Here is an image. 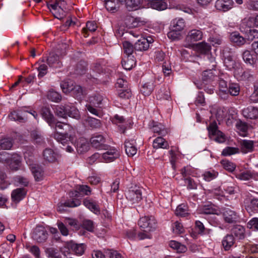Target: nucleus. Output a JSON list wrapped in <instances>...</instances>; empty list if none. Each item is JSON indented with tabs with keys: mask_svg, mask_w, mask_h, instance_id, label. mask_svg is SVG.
I'll return each instance as SVG.
<instances>
[{
	"mask_svg": "<svg viewBox=\"0 0 258 258\" xmlns=\"http://www.w3.org/2000/svg\"><path fill=\"white\" fill-rule=\"evenodd\" d=\"M124 118L122 116L116 114L112 119V122L117 124L120 128V131L124 133L126 126L124 124Z\"/></svg>",
	"mask_w": 258,
	"mask_h": 258,
	"instance_id": "72a5a7b5",
	"label": "nucleus"
},
{
	"mask_svg": "<svg viewBox=\"0 0 258 258\" xmlns=\"http://www.w3.org/2000/svg\"><path fill=\"white\" fill-rule=\"evenodd\" d=\"M43 156L44 159L48 162H54L59 157L58 155L50 148L44 150Z\"/></svg>",
	"mask_w": 258,
	"mask_h": 258,
	"instance_id": "dca6fc26",
	"label": "nucleus"
},
{
	"mask_svg": "<svg viewBox=\"0 0 258 258\" xmlns=\"http://www.w3.org/2000/svg\"><path fill=\"white\" fill-rule=\"evenodd\" d=\"M47 7L50 10L54 17L58 19H61L65 16V11L58 7L55 3L47 4Z\"/></svg>",
	"mask_w": 258,
	"mask_h": 258,
	"instance_id": "f8f14e48",
	"label": "nucleus"
},
{
	"mask_svg": "<svg viewBox=\"0 0 258 258\" xmlns=\"http://www.w3.org/2000/svg\"><path fill=\"white\" fill-rule=\"evenodd\" d=\"M247 227L249 229L258 230V218H252L247 223Z\"/></svg>",
	"mask_w": 258,
	"mask_h": 258,
	"instance_id": "774afa93",
	"label": "nucleus"
},
{
	"mask_svg": "<svg viewBox=\"0 0 258 258\" xmlns=\"http://www.w3.org/2000/svg\"><path fill=\"white\" fill-rule=\"evenodd\" d=\"M209 42L214 46L217 47L222 43V38L219 36H212L209 38Z\"/></svg>",
	"mask_w": 258,
	"mask_h": 258,
	"instance_id": "69168bd1",
	"label": "nucleus"
},
{
	"mask_svg": "<svg viewBox=\"0 0 258 258\" xmlns=\"http://www.w3.org/2000/svg\"><path fill=\"white\" fill-rule=\"evenodd\" d=\"M224 64L228 69L230 70L234 69L236 67V63L231 55H229L225 58Z\"/></svg>",
	"mask_w": 258,
	"mask_h": 258,
	"instance_id": "680f3d73",
	"label": "nucleus"
},
{
	"mask_svg": "<svg viewBox=\"0 0 258 258\" xmlns=\"http://www.w3.org/2000/svg\"><path fill=\"white\" fill-rule=\"evenodd\" d=\"M41 113L43 118L50 125L53 121L54 117L50 109L47 107H43L42 108Z\"/></svg>",
	"mask_w": 258,
	"mask_h": 258,
	"instance_id": "a19ab883",
	"label": "nucleus"
},
{
	"mask_svg": "<svg viewBox=\"0 0 258 258\" xmlns=\"http://www.w3.org/2000/svg\"><path fill=\"white\" fill-rule=\"evenodd\" d=\"M14 141L11 137H5L0 139V150H10L13 146Z\"/></svg>",
	"mask_w": 258,
	"mask_h": 258,
	"instance_id": "a878e982",
	"label": "nucleus"
},
{
	"mask_svg": "<svg viewBox=\"0 0 258 258\" xmlns=\"http://www.w3.org/2000/svg\"><path fill=\"white\" fill-rule=\"evenodd\" d=\"M80 204V201L78 200L73 199L72 200H68L64 203H59L57 210L60 212H63L65 211L64 207H75L79 206Z\"/></svg>",
	"mask_w": 258,
	"mask_h": 258,
	"instance_id": "6ab92c4d",
	"label": "nucleus"
},
{
	"mask_svg": "<svg viewBox=\"0 0 258 258\" xmlns=\"http://www.w3.org/2000/svg\"><path fill=\"white\" fill-rule=\"evenodd\" d=\"M105 139L101 135H96L90 139V143L92 146L98 149H106L107 146L105 144Z\"/></svg>",
	"mask_w": 258,
	"mask_h": 258,
	"instance_id": "1a4fd4ad",
	"label": "nucleus"
},
{
	"mask_svg": "<svg viewBox=\"0 0 258 258\" xmlns=\"http://www.w3.org/2000/svg\"><path fill=\"white\" fill-rule=\"evenodd\" d=\"M105 150L107 151L102 154V159L105 162H112L120 156L119 152L114 148L108 149L107 146Z\"/></svg>",
	"mask_w": 258,
	"mask_h": 258,
	"instance_id": "423d86ee",
	"label": "nucleus"
},
{
	"mask_svg": "<svg viewBox=\"0 0 258 258\" xmlns=\"http://www.w3.org/2000/svg\"><path fill=\"white\" fill-rule=\"evenodd\" d=\"M47 98L53 102H59L61 100V96L58 92L50 90L47 93Z\"/></svg>",
	"mask_w": 258,
	"mask_h": 258,
	"instance_id": "49530a36",
	"label": "nucleus"
},
{
	"mask_svg": "<svg viewBox=\"0 0 258 258\" xmlns=\"http://www.w3.org/2000/svg\"><path fill=\"white\" fill-rule=\"evenodd\" d=\"M138 225L141 228L150 231L155 229L156 221L153 216H144L140 219Z\"/></svg>",
	"mask_w": 258,
	"mask_h": 258,
	"instance_id": "39448f33",
	"label": "nucleus"
},
{
	"mask_svg": "<svg viewBox=\"0 0 258 258\" xmlns=\"http://www.w3.org/2000/svg\"><path fill=\"white\" fill-rule=\"evenodd\" d=\"M209 135L211 139L215 136L214 140L218 143L224 142L225 139L222 132L218 130V126L215 121L211 122L208 127Z\"/></svg>",
	"mask_w": 258,
	"mask_h": 258,
	"instance_id": "7ed1b4c3",
	"label": "nucleus"
},
{
	"mask_svg": "<svg viewBox=\"0 0 258 258\" xmlns=\"http://www.w3.org/2000/svg\"><path fill=\"white\" fill-rule=\"evenodd\" d=\"M105 6L107 11L112 12L116 11L119 8L118 3L116 0H106Z\"/></svg>",
	"mask_w": 258,
	"mask_h": 258,
	"instance_id": "79ce46f5",
	"label": "nucleus"
},
{
	"mask_svg": "<svg viewBox=\"0 0 258 258\" xmlns=\"http://www.w3.org/2000/svg\"><path fill=\"white\" fill-rule=\"evenodd\" d=\"M169 245L171 248L175 249L178 253L185 252L187 250V248L184 245L176 241H170Z\"/></svg>",
	"mask_w": 258,
	"mask_h": 258,
	"instance_id": "ea45409f",
	"label": "nucleus"
},
{
	"mask_svg": "<svg viewBox=\"0 0 258 258\" xmlns=\"http://www.w3.org/2000/svg\"><path fill=\"white\" fill-rule=\"evenodd\" d=\"M83 203L86 207L88 208L95 214H99L100 209L99 206L95 202L90 200L85 199L83 201Z\"/></svg>",
	"mask_w": 258,
	"mask_h": 258,
	"instance_id": "7c9ffc66",
	"label": "nucleus"
},
{
	"mask_svg": "<svg viewBox=\"0 0 258 258\" xmlns=\"http://www.w3.org/2000/svg\"><path fill=\"white\" fill-rule=\"evenodd\" d=\"M9 118L12 120L23 122L24 118L22 116V112L14 111L9 115Z\"/></svg>",
	"mask_w": 258,
	"mask_h": 258,
	"instance_id": "bf43d9fd",
	"label": "nucleus"
},
{
	"mask_svg": "<svg viewBox=\"0 0 258 258\" xmlns=\"http://www.w3.org/2000/svg\"><path fill=\"white\" fill-rule=\"evenodd\" d=\"M175 214L181 217H185L188 215L187 207L184 204L179 205L175 210Z\"/></svg>",
	"mask_w": 258,
	"mask_h": 258,
	"instance_id": "6e6d98bb",
	"label": "nucleus"
},
{
	"mask_svg": "<svg viewBox=\"0 0 258 258\" xmlns=\"http://www.w3.org/2000/svg\"><path fill=\"white\" fill-rule=\"evenodd\" d=\"M66 110H67V116H69L76 119L80 118V113L78 109L72 104H66Z\"/></svg>",
	"mask_w": 258,
	"mask_h": 258,
	"instance_id": "4be33fe9",
	"label": "nucleus"
},
{
	"mask_svg": "<svg viewBox=\"0 0 258 258\" xmlns=\"http://www.w3.org/2000/svg\"><path fill=\"white\" fill-rule=\"evenodd\" d=\"M154 85L152 82L145 83L141 88V91L145 96L149 95L153 91Z\"/></svg>",
	"mask_w": 258,
	"mask_h": 258,
	"instance_id": "a18cd8bd",
	"label": "nucleus"
},
{
	"mask_svg": "<svg viewBox=\"0 0 258 258\" xmlns=\"http://www.w3.org/2000/svg\"><path fill=\"white\" fill-rule=\"evenodd\" d=\"M239 152V149L237 148L227 147L224 149L222 152V155L223 156H230Z\"/></svg>",
	"mask_w": 258,
	"mask_h": 258,
	"instance_id": "e2e57ef3",
	"label": "nucleus"
},
{
	"mask_svg": "<svg viewBox=\"0 0 258 258\" xmlns=\"http://www.w3.org/2000/svg\"><path fill=\"white\" fill-rule=\"evenodd\" d=\"M53 138L62 146H66V150L69 153L74 151V147L80 153L87 152L89 149V143L84 138L79 139L76 144V137L71 133L57 132L54 133Z\"/></svg>",
	"mask_w": 258,
	"mask_h": 258,
	"instance_id": "f257e3e1",
	"label": "nucleus"
},
{
	"mask_svg": "<svg viewBox=\"0 0 258 258\" xmlns=\"http://www.w3.org/2000/svg\"><path fill=\"white\" fill-rule=\"evenodd\" d=\"M213 69H210L205 71L202 74V79L204 81H209L213 80L215 76L213 71Z\"/></svg>",
	"mask_w": 258,
	"mask_h": 258,
	"instance_id": "13d9d810",
	"label": "nucleus"
},
{
	"mask_svg": "<svg viewBox=\"0 0 258 258\" xmlns=\"http://www.w3.org/2000/svg\"><path fill=\"white\" fill-rule=\"evenodd\" d=\"M141 4V0H126L125 6L129 11L137 10Z\"/></svg>",
	"mask_w": 258,
	"mask_h": 258,
	"instance_id": "c03bdc74",
	"label": "nucleus"
},
{
	"mask_svg": "<svg viewBox=\"0 0 258 258\" xmlns=\"http://www.w3.org/2000/svg\"><path fill=\"white\" fill-rule=\"evenodd\" d=\"M185 27L184 20L182 18L175 19L172 21L171 29L173 31L181 32Z\"/></svg>",
	"mask_w": 258,
	"mask_h": 258,
	"instance_id": "2f4dec72",
	"label": "nucleus"
},
{
	"mask_svg": "<svg viewBox=\"0 0 258 258\" xmlns=\"http://www.w3.org/2000/svg\"><path fill=\"white\" fill-rule=\"evenodd\" d=\"M45 252L49 258H61V256L56 251L54 248H47Z\"/></svg>",
	"mask_w": 258,
	"mask_h": 258,
	"instance_id": "338daca9",
	"label": "nucleus"
},
{
	"mask_svg": "<svg viewBox=\"0 0 258 258\" xmlns=\"http://www.w3.org/2000/svg\"><path fill=\"white\" fill-rule=\"evenodd\" d=\"M153 147L154 149H167L169 147L168 142L162 137L156 138L153 143Z\"/></svg>",
	"mask_w": 258,
	"mask_h": 258,
	"instance_id": "473e14b6",
	"label": "nucleus"
},
{
	"mask_svg": "<svg viewBox=\"0 0 258 258\" xmlns=\"http://www.w3.org/2000/svg\"><path fill=\"white\" fill-rule=\"evenodd\" d=\"M47 232L42 226H37L32 234V237L34 240L38 242H43L47 238Z\"/></svg>",
	"mask_w": 258,
	"mask_h": 258,
	"instance_id": "0eeeda50",
	"label": "nucleus"
},
{
	"mask_svg": "<svg viewBox=\"0 0 258 258\" xmlns=\"http://www.w3.org/2000/svg\"><path fill=\"white\" fill-rule=\"evenodd\" d=\"M124 148L126 154L128 156H133L137 151V149L135 146V141H125L124 143Z\"/></svg>",
	"mask_w": 258,
	"mask_h": 258,
	"instance_id": "393cba45",
	"label": "nucleus"
},
{
	"mask_svg": "<svg viewBox=\"0 0 258 258\" xmlns=\"http://www.w3.org/2000/svg\"><path fill=\"white\" fill-rule=\"evenodd\" d=\"M233 233L239 239H242L245 237V228L240 225L236 226L233 229Z\"/></svg>",
	"mask_w": 258,
	"mask_h": 258,
	"instance_id": "8fccbe9b",
	"label": "nucleus"
},
{
	"mask_svg": "<svg viewBox=\"0 0 258 258\" xmlns=\"http://www.w3.org/2000/svg\"><path fill=\"white\" fill-rule=\"evenodd\" d=\"M147 1L148 5L154 9L162 11L167 7V5L164 0H147Z\"/></svg>",
	"mask_w": 258,
	"mask_h": 258,
	"instance_id": "f3484780",
	"label": "nucleus"
},
{
	"mask_svg": "<svg viewBox=\"0 0 258 258\" xmlns=\"http://www.w3.org/2000/svg\"><path fill=\"white\" fill-rule=\"evenodd\" d=\"M243 60L247 63L253 64L256 61V57L251 53L249 50H245L242 54Z\"/></svg>",
	"mask_w": 258,
	"mask_h": 258,
	"instance_id": "4c0bfd02",
	"label": "nucleus"
},
{
	"mask_svg": "<svg viewBox=\"0 0 258 258\" xmlns=\"http://www.w3.org/2000/svg\"><path fill=\"white\" fill-rule=\"evenodd\" d=\"M253 141L251 140H243L240 142L242 152L246 153L252 152L253 150Z\"/></svg>",
	"mask_w": 258,
	"mask_h": 258,
	"instance_id": "5701e85b",
	"label": "nucleus"
},
{
	"mask_svg": "<svg viewBox=\"0 0 258 258\" xmlns=\"http://www.w3.org/2000/svg\"><path fill=\"white\" fill-rule=\"evenodd\" d=\"M74 84L71 81H63L60 84V87L63 92L65 94L72 92Z\"/></svg>",
	"mask_w": 258,
	"mask_h": 258,
	"instance_id": "09e8293b",
	"label": "nucleus"
},
{
	"mask_svg": "<svg viewBox=\"0 0 258 258\" xmlns=\"http://www.w3.org/2000/svg\"><path fill=\"white\" fill-rule=\"evenodd\" d=\"M97 28L96 23L94 21H88L86 23V27L84 28L82 30L84 33V36L87 37L89 34L88 32H95Z\"/></svg>",
	"mask_w": 258,
	"mask_h": 258,
	"instance_id": "58836bf2",
	"label": "nucleus"
},
{
	"mask_svg": "<svg viewBox=\"0 0 258 258\" xmlns=\"http://www.w3.org/2000/svg\"><path fill=\"white\" fill-rule=\"evenodd\" d=\"M122 67L126 70H131L136 66V61L135 56L131 57L127 56L126 58L123 59L121 62Z\"/></svg>",
	"mask_w": 258,
	"mask_h": 258,
	"instance_id": "c85d7f7f",
	"label": "nucleus"
},
{
	"mask_svg": "<svg viewBox=\"0 0 258 258\" xmlns=\"http://www.w3.org/2000/svg\"><path fill=\"white\" fill-rule=\"evenodd\" d=\"M77 190L75 191V196H78V193L81 192L85 195L88 196L91 194V190L89 186L87 185H79L77 188Z\"/></svg>",
	"mask_w": 258,
	"mask_h": 258,
	"instance_id": "5fc2aeb1",
	"label": "nucleus"
},
{
	"mask_svg": "<svg viewBox=\"0 0 258 258\" xmlns=\"http://www.w3.org/2000/svg\"><path fill=\"white\" fill-rule=\"evenodd\" d=\"M72 90V93L74 97L80 99L84 94V91L82 87L80 85H74Z\"/></svg>",
	"mask_w": 258,
	"mask_h": 258,
	"instance_id": "864d4df0",
	"label": "nucleus"
},
{
	"mask_svg": "<svg viewBox=\"0 0 258 258\" xmlns=\"http://www.w3.org/2000/svg\"><path fill=\"white\" fill-rule=\"evenodd\" d=\"M102 100V96L99 94L92 96L89 99V103L88 104L93 105L95 107H98L101 104Z\"/></svg>",
	"mask_w": 258,
	"mask_h": 258,
	"instance_id": "3c124183",
	"label": "nucleus"
},
{
	"mask_svg": "<svg viewBox=\"0 0 258 258\" xmlns=\"http://www.w3.org/2000/svg\"><path fill=\"white\" fill-rule=\"evenodd\" d=\"M69 247L77 254H82L85 250V245L83 243L77 244L75 243H70L69 244Z\"/></svg>",
	"mask_w": 258,
	"mask_h": 258,
	"instance_id": "37998d69",
	"label": "nucleus"
},
{
	"mask_svg": "<svg viewBox=\"0 0 258 258\" xmlns=\"http://www.w3.org/2000/svg\"><path fill=\"white\" fill-rule=\"evenodd\" d=\"M195 49L202 54H206L211 50V46L205 42L197 43L195 46Z\"/></svg>",
	"mask_w": 258,
	"mask_h": 258,
	"instance_id": "c9c22d12",
	"label": "nucleus"
},
{
	"mask_svg": "<svg viewBox=\"0 0 258 258\" xmlns=\"http://www.w3.org/2000/svg\"><path fill=\"white\" fill-rule=\"evenodd\" d=\"M202 37L203 32L201 30L193 29L188 32L186 39L189 42H194L201 40Z\"/></svg>",
	"mask_w": 258,
	"mask_h": 258,
	"instance_id": "4468645a",
	"label": "nucleus"
},
{
	"mask_svg": "<svg viewBox=\"0 0 258 258\" xmlns=\"http://www.w3.org/2000/svg\"><path fill=\"white\" fill-rule=\"evenodd\" d=\"M122 47L123 52L127 56L131 57L134 56L133 54H136V52L135 51L134 46L129 41H124L122 43Z\"/></svg>",
	"mask_w": 258,
	"mask_h": 258,
	"instance_id": "c756f323",
	"label": "nucleus"
},
{
	"mask_svg": "<svg viewBox=\"0 0 258 258\" xmlns=\"http://www.w3.org/2000/svg\"><path fill=\"white\" fill-rule=\"evenodd\" d=\"M47 64L50 67H60L61 65L59 62L58 56L53 52L49 53L46 59Z\"/></svg>",
	"mask_w": 258,
	"mask_h": 258,
	"instance_id": "412c9836",
	"label": "nucleus"
},
{
	"mask_svg": "<svg viewBox=\"0 0 258 258\" xmlns=\"http://www.w3.org/2000/svg\"><path fill=\"white\" fill-rule=\"evenodd\" d=\"M157 98L159 99H165L168 100L170 98V95L169 91L163 87L158 91L157 94Z\"/></svg>",
	"mask_w": 258,
	"mask_h": 258,
	"instance_id": "4d7b16f0",
	"label": "nucleus"
},
{
	"mask_svg": "<svg viewBox=\"0 0 258 258\" xmlns=\"http://www.w3.org/2000/svg\"><path fill=\"white\" fill-rule=\"evenodd\" d=\"M87 64L84 61H80L76 66L74 73L77 75H83L87 71Z\"/></svg>",
	"mask_w": 258,
	"mask_h": 258,
	"instance_id": "de8ad7c7",
	"label": "nucleus"
},
{
	"mask_svg": "<svg viewBox=\"0 0 258 258\" xmlns=\"http://www.w3.org/2000/svg\"><path fill=\"white\" fill-rule=\"evenodd\" d=\"M234 243V238L232 235H227L222 240V245L225 250H228Z\"/></svg>",
	"mask_w": 258,
	"mask_h": 258,
	"instance_id": "e433bc0d",
	"label": "nucleus"
},
{
	"mask_svg": "<svg viewBox=\"0 0 258 258\" xmlns=\"http://www.w3.org/2000/svg\"><path fill=\"white\" fill-rule=\"evenodd\" d=\"M22 158L18 154L11 155L9 161L10 169L13 171H17L21 169Z\"/></svg>",
	"mask_w": 258,
	"mask_h": 258,
	"instance_id": "9b49d317",
	"label": "nucleus"
},
{
	"mask_svg": "<svg viewBox=\"0 0 258 258\" xmlns=\"http://www.w3.org/2000/svg\"><path fill=\"white\" fill-rule=\"evenodd\" d=\"M223 215L225 222L228 223H232L236 222L238 218L236 213L229 209L224 210Z\"/></svg>",
	"mask_w": 258,
	"mask_h": 258,
	"instance_id": "aec40b11",
	"label": "nucleus"
},
{
	"mask_svg": "<svg viewBox=\"0 0 258 258\" xmlns=\"http://www.w3.org/2000/svg\"><path fill=\"white\" fill-rule=\"evenodd\" d=\"M149 47L148 41L145 38H141L138 40L134 45L135 51H143L147 50Z\"/></svg>",
	"mask_w": 258,
	"mask_h": 258,
	"instance_id": "b1692460",
	"label": "nucleus"
},
{
	"mask_svg": "<svg viewBox=\"0 0 258 258\" xmlns=\"http://www.w3.org/2000/svg\"><path fill=\"white\" fill-rule=\"evenodd\" d=\"M24 156L25 160H26L27 163L29 164L30 166L31 170L34 175L35 180L39 181L42 180L43 174L41 168L35 164H31L30 160H32V159H29L28 158L29 153L27 152H25Z\"/></svg>",
	"mask_w": 258,
	"mask_h": 258,
	"instance_id": "20e7f679",
	"label": "nucleus"
},
{
	"mask_svg": "<svg viewBox=\"0 0 258 258\" xmlns=\"http://www.w3.org/2000/svg\"><path fill=\"white\" fill-rule=\"evenodd\" d=\"M149 126L152 129V132L155 133H157L162 136H164L167 133L166 131L164 130V126L161 123L152 121L150 122Z\"/></svg>",
	"mask_w": 258,
	"mask_h": 258,
	"instance_id": "a211bd4d",
	"label": "nucleus"
},
{
	"mask_svg": "<svg viewBox=\"0 0 258 258\" xmlns=\"http://www.w3.org/2000/svg\"><path fill=\"white\" fill-rule=\"evenodd\" d=\"M218 175V173L214 170L205 171L203 174L204 179L207 181H210L215 179Z\"/></svg>",
	"mask_w": 258,
	"mask_h": 258,
	"instance_id": "0e129e2a",
	"label": "nucleus"
},
{
	"mask_svg": "<svg viewBox=\"0 0 258 258\" xmlns=\"http://www.w3.org/2000/svg\"><path fill=\"white\" fill-rule=\"evenodd\" d=\"M227 91L232 96H237L240 91L239 86L235 83L230 84Z\"/></svg>",
	"mask_w": 258,
	"mask_h": 258,
	"instance_id": "603ef678",
	"label": "nucleus"
},
{
	"mask_svg": "<svg viewBox=\"0 0 258 258\" xmlns=\"http://www.w3.org/2000/svg\"><path fill=\"white\" fill-rule=\"evenodd\" d=\"M230 40L236 45H242L246 42V40L237 32H232L230 36Z\"/></svg>",
	"mask_w": 258,
	"mask_h": 258,
	"instance_id": "bb28decb",
	"label": "nucleus"
},
{
	"mask_svg": "<svg viewBox=\"0 0 258 258\" xmlns=\"http://www.w3.org/2000/svg\"><path fill=\"white\" fill-rule=\"evenodd\" d=\"M223 168L229 172H233L236 168V165L232 162L227 160H223L221 161Z\"/></svg>",
	"mask_w": 258,
	"mask_h": 258,
	"instance_id": "052dcab7",
	"label": "nucleus"
},
{
	"mask_svg": "<svg viewBox=\"0 0 258 258\" xmlns=\"http://www.w3.org/2000/svg\"><path fill=\"white\" fill-rule=\"evenodd\" d=\"M245 207L249 213L258 212V199L249 197L245 202Z\"/></svg>",
	"mask_w": 258,
	"mask_h": 258,
	"instance_id": "9d476101",
	"label": "nucleus"
},
{
	"mask_svg": "<svg viewBox=\"0 0 258 258\" xmlns=\"http://www.w3.org/2000/svg\"><path fill=\"white\" fill-rule=\"evenodd\" d=\"M234 4L233 0H217L215 6L217 10L226 12L231 10Z\"/></svg>",
	"mask_w": 258,
	"mask_h": 258,
	"instance_id": "6e6552de",
	"label": "nucleus"
},
{
	"mask_svg": "<svg viewBox=\"0 0 258 258\" xmlns=\"http://www.w3.org/2000/svg\"><path fill=\"white\" fill-rule=\"evenodd\" d=\"M255 174L250 170H245L242 172L237 173L236 177L241 180L246 181L254 178Z\"/></svg>",
	"mask_w": 258,
	"mask_h": 258,
	"instance_id": "cd10ccee",
	"label": "nucleus"
},
{
	"mask_svg": "<svg viewBox=\"0 0 258 258\" xmlns=\"http://www.w3.org/2000/svg\"><path fill=\"white\" fill-rule=\"evenodd\" d=\"M125 197L132 204H138L143 199L142 188L137 185L132 186L126 191Z\"/></svg>",
	"mask_w": 258,
	"mask_h": 258,
	"instance_id": "f03ea898",
	"label": "nucleus"
},
{
	"mask_svg": "<svg viewBox=\"0 0 258 258\" xmlns=\"http://www.w3.org/2000/svg\"><path fill=\"white\" fill-rule=\"evenodd\" d=\"M26 190L24 188H18L13 190L11 194L12 201L18 203L22 200L26 195Z\"/></svg>",
	"mask_w": 258,
	"mask_h": 258,
	"instance_id": "2eb2a0df",
	"label": "nucleus"
},
{
	"mask_svg": "<svg viewBox=\"0 0 258 258\" xmlns=\"http://www.w3.org/2000/svg\"><path fill=\"white\" fill-rule=\"evenodd\" d=\"M243 116L247 119H254L258 117V108L253 106H248L242 110Z\"/></svg>",
	"mask_w": 258,
	"mask_h": 258,
	"instance_id": "ddd939ff",
	"label": "nucleus"
},
{
	"mask_svg": "<svg viewBox=\"0 0 258 258\" xmlns=\"http://www.w3.org/2000/svg\"><path fill=\"white\" fill-rule=\"evenodd\" d=\"M14 183L17 186L26 187L29 183L27 178L21 175H16L13 178Z\"/></svg>",
	"mask_w": 258,
	"mask_h": 258,
	"instance_id": "f704fd0d",
	"label": "nucleus"
}]
</instances>
